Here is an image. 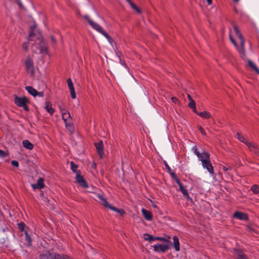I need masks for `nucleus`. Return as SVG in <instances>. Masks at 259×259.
<instances>
[{
    "label": "nucleus",
    "instance_id": "obj_2",
    "mask_svg": "<svg viewBox=\"0 0 259 259\" xmlns=\"http://www.w3.org/2000/svg\"><path fill=\"white\" fill-rule=\"evenodd\" d=\"M83 18L88 21L89 24L91 26V27L95 30H97L102 35H103L108 40V42L112 44L113 42V39L106 32V31L103 28V27L100 26L99 24L94 22L92 20H91L89 16L88 15H85L83 16Z\"/></svg>",
    "mask_w": 259,
    "mask_h": 259
},
{
    "label": "nucleus",
    "instance_id": "obj_25",
    "mask_svg": "<svg viewBox=\"0 0 259 259\" xmlns=\"http://www.w3.org/2000/svg\"><path fill=\"white\" fill-rule=\"evenodd\" d=\"M198 116L204 119H209L211 117L210 113L206 111L199 112Z\"/></svg>",
    "mask_w": 259,
    "mask_h": 259
},
{
    "label": "nucleus",
    "instance_id": "obj_4",
    "mask_svg": "<svg viewBox=\"0 0 259 259\" xmlns=\"http://www.w3.org/2000/svg\"><path fill=\"white\" fill-rule=\"evenodd\" d=\"M30 102L26 97H19L17 95L14 97V103L18 107H22L26 111H28L29 109L28 106L27 105Z\"/></svg>",
    "mask_w": 259,
    "mask_h": 259
},
{
    "label": "nucleus",
    "instance_id": "obj_28",
    "mask_svg": "<svg viewBox=\"0 0 259 259\" xmlns=\"http://www.w3.org/2000/svg\"><path fill=\"white\" fill-rule=\"evenodd\" d=\"M163 162L167 170V172L169 174V175H170L172 179H173L174 178V177L172 176L173 175H176V174H175V172L172 171L171 168L169 167V166L168 165V164H167V163L166 162V161L165 160H164L163 161Z\"/></svg>",
    "mask_w": 259,
    "mask_h": 259
},
{
    "label": "nucleus",
    "instance_id": "obj_14",
    "mask_svg": "<svg viewBox=\"0 0 259 259\" xmlns=\"http://www.w3.org/2000/svg\"><path fill=\"white\" fill-rule=\"evenodd\" d=\"M67 82L68 84V87L70 91L71 97L72 99H74L76 98V93L75 91V89L74 88L73 83L71 79V78H69L67 79Z\"/></svg>",
    "mask_w": 259,
    "mask_h": 259
},
{
    "label": "nucleus",
    "instance_id": "obj_9",
    "mask_svg": "<svg viewBox=\"0 0 259 259\" xmlns=\"http://www.w3.org/2000/svg\"><path fill=\"white\" fill-rule=\"evenodd\" d=\"M94 146L99 157L100 158H102L104 155L103 142L102 140H100L98 142L94 143Z\"/></svg>",
    "mask_w": 259,
    "mask_h": 259
},
{
    "label": "nucleus",
    "instance_id": "obj_6",
    "mask_svg": "<svg viewBox=\"0 0 259 259\" xmlns=\"http://www.w3.org/2000/svg\"><path fill=\"white\" fill-rule=\"evenodd\" d=\"M65 254L51 253L50 251L40 255V259H64Z\"/></svg>",
    "mask_w": 259,
    "mask_h": 259
},
{
    "label": "nucleus",
    "instance_id": "obj_1",
    "mask_svg": "<svg viewBox=\"0 0 259 259\" xmlns=\"http://www.w3.org/2000/svg\"><path fill=\"white\" fill-rule=\"evenodd\" d=\"M192 151L197 156L199 160L201 161L202 165L204 168H206L208 172L212 176L214 175L213 167L210 160V154L205 150L201 152L198 151L195 145L192 148Z\"/></svg>",
    "mask_w": 259,
    "mask_h": 259
},
{
    "label": "nucleus",
    "instance_id": "obj_35",
    "mask_svg": "<svg viewBox=\"0 0 259 259\" xmlns=\"http://www.w3.org/2000/svg\"><path fill=\"white\" fill-rule=\"evenodd\" d=\"M8 155V153L5 152V151H3L1 149H0V157L1 158H5Z\"/></svg>",
    "mask_w": 259,
    "mask_h": 259
},
{
    "label": "nucleus",
    "instance_id": "obj_42",
    "mask_svg": "<svg viewBox=\"0 0 259 259\" xmlns=\"http://www.w3.org/2000/svg\"><path fill=\"white\" fill-rule=\"evenodd\" d=\"M171 100L173 103H177V102L179 101V100L177 98L172 97L171 98Z\"/></svg>",
    "mask_w": 259,
    "mask_h": 259
},
{
    "label": "nucleus",
    "instance_id": "obj_10",
    "mask_svg": "<svg viewBox=\"0 0 259 259\" xmlns=\"http://www.w3.org/2000/svg\"><path fill=\"white\" fill-rule=\"evenodd\" d=\"M144 239L145 240L149 241L150 242H152V241L156 240L162 241L163 242H166L167 243L170 242V241L166 238H163L162 237H154L152 235L146 233L144 234Z\"/></svg>",
    "mask_w": 259,
    "mask_h": 259
},
{
    "label": "nucleus",
    "instance_id": "obj_49",
    "mask_svg": "<svg viewBox=\"0 0 259 259\" xmlns=\"http://www.w3.org/2000/svg\"><path fill=\"white\" fill-rule=\"evenodd\" d=\"M16 1H17V4H18V5L19 6V7H22V4L21 2V1L20 0H16Z\"/></svg>",
    "mask_w": 259,
    "mask_h": 259
},
{
    "label": "nucleus",
    "instance_id": "obj_54",
    "mask_svg": "<svg viewBox=\"0 0 259 259\" xmlns=\"http://www.w3.org/2000/svg\"><path fill=\"white\" fill-rule=\"evenodd\" d=\"M239 0H233L234 2H238Z\"/></svg>",
    "mask_w": 259,
    "mask_h": 259
},
{
    "label": "nucleus",
    "instance_id": "obj_15",
    "mask_svg": "<svg viewBox=\"0 0 259 259\" xmlns=\"http://www.w3.org/2000/svg\"><path fill=\"white\" fill-rule=\"evenodd\" d=\"M45 186L44 184V180L42 178H39L36 184H33L31 185V187L33 189H41Z\"/></svg>",
    "mask_w": 259,
    "mask_h": 259
},
{
    "label": "nucleus",
    "instance_id": "obj_41",
    "mask_svg": "<svg viewBox=\"0 0 259 259\" xmlns=\"http://www.w3.org/2000/svg\"><path fill=\"white\" fill-rule=\"evenodd\" d=\"M40 53H47L48 50L46 48H41L40 51Z\"/></svg>",
    "mask_w": 259,
    "mask_h": 259
},
{
    "label": "nucleus",
    "instance_id": "obj_52",
    "mask_svg": "<svg viewBox=\"0 0 259 259\" xmlns=\"http://www.w3.org/2000/svg\"><path fill=\"white\" fill-rule=\"evenodd\" d=\"M208 5H211L212 4V0H206Z\"/></svg>",
    "mask_w": 259,
    "mask_h": 259
},
{
    "label": "nucleus",
    "instance_id": "obj_13",
    "mask_svg": "<svg viewBox=\"0 0 259 259\" xmlns=\"http://www.w3.org/2000/svg\"><path fill=\"white\" fill-rule=\"evenodd\" d=\"M76 180L81 187L84 188H88L89 187L87 182L80 174L76 175Z\"/></svg>",
    "mask_w": 259,
    "mask_h": 259
},
{
    "label": "nucleus",
    "instance_id": "obj_55",
    "mask_svg": "<svg viewBox=\"0 0 259 259\" xmlns=\"http://www.w3.org/2000/svg\"><path fill=\"white\" fill-rule=\"evenodd\" d=\"M96 166V163H94V165H93V166Z\"/></svg>",
    "mask_w": 259,
    "mask_h": 259
},
{
    "label": "nucleus",
    "instance_id": "obj_36",
    "mask_svg": "<svg viewBox=\"0 0 259 259\" xmlns=\"http://www.w3.org/2000/svg\"><path fill=\"white\" fill-rule=\"evenodd\" d=\"M222 169L224 171H227L229 170H232V167L230 166H227V165H223L222 166Z\"/></svg>",
    "mask_w": 259,
    "mask_h": 259
},
{
    "label": "nucleus",
    "instance_id": "obj_32",
    "mask_svg": "<svg viewBox=\"0 0 259 259\" xmlns=\"http://www.w3.org/2000/svg\"><path fill=\"white\" fill-rule=\"evenodd\" d=\"M250 190L252 191L254 194H258L259 193V185L256 184L253 185L250 188Z\"/></svg>",
    "mask_w": 259,
    "mask_h": 259
},
{
    "label": "nucleus",
    "instance_id": "obj_33",
    "mask_svg": "<svg viewBox=\"0 0 259 259\" xmlns=\"http://www.w3.org/2000/svg\"><path fill=\"white\" fill-rule=\"evenodd\" d=\"M181 192L183 194L184 197L187 200H192V198L189 196V193L187 191V190L185 188L183 190H181Z\"/></svg>",
    "mask_w": 259,
    "mask_h": 259
},
{
    "label": "nucleus",
    "instance_id": "obj_23",
    "mask_svg": "<svg viewBox=\"0 0 259 259\" xmlns=\"http://www.w3.org/2000/svg\"><path fill=\"white\" fill-rule=\"evenodd\" d=\"M25 90L28 92L29 94H30L32 96H36L37 91L35 89H34L32 87L26 86L25 87Z\"/></svg>",
    "mask_w": 259,
    "mask_h": 259
},
{
    "label": "nucleus",
    "instance_id": "obj_39",
    "mask_svg": "<svg viewBox=\"0 0 259 259\" xmlns=\"http://www.w3.org/2000/svg\"><path fill=\"white\" fill-rule=\"evenodd\" d=\"M28 42H25L23 44V48L25 51H27L28 50Z\"/></svg>",
    "mask_w": 259,
    "mask_h": 259
},
{
    "label": "nucleus",
    "instance_id": "obj_48",
    "mask_svg": "<svg viewBox=\"0 0 259 259\" xmlns=\"http://www.w3.org/2000/svg\"><path fill=\"white\" fill-rule=\"evenodd\" d=\"M193 110V111L197 115H198V114H199V112H198L196 109V106L194 108H191Z\"/></svg>",
    "mask_w": 259,
    "mask_h": 259
},
{
    "label": "nucleus",
    "instance_id": "obj_22",
    "mask_svg": "<svg viewBox=\"0 0 259 259\" xmlns=\"http://www.w3.org/2000/svg\"><path fill=\"white\" fill-rule=\"evenodd\" d=\"M237 138L238 140H239L240 142L243 143L245 144L246 146H248V145L250 144V142H249L246 138L242 136L241 134H240L239 132L237 133Z\"/></svg>",
    "mask_w": 259,
    "mask_h": 259
},
{
    "label": "nucleus",
    "instance_id": "obj_47",
    "mask_svg": "<svg viewBox=\"0 0 259 259\" xmlns=\"http://www.w3.org/2000/svg\"><path fill=\"white\" fill-rule=\"evenodd\" d=\"M51 38L52 41L54 44H55V43L56 42V39L55 37L54 36L52 35V36H51Z\"/></svg>",
    "mask_w": 259,
    "mask_h": 259
},
{
    "label": "nucleus",
    "instance_id": "obj_34",
    "mask_svg": "<svg viewBox=\"0 0 259 259\" xmlns=\"http://www.w3.org/2000/svg\"><path fill=\"white\" fill-rule=\"evenodd\" d=\"M196 106V103L194 100H191L188 104V107L190 108H194Z\"/></svg>",
    "mask_w": 259,
    "mask_h": 259
},
{
    "label": "nucleus",
    "instance_id": "obj_53",
    "mask_svg": "<svg viewBox=\"0 0 259 259\" xmlns=\"http://www.w3.org/2000/svg\"><path fill=\"white\" fill-rule=\"evenodd\" d=\"M188 98L189 99V101H191V100H193L190 95H188Z\"/></svg>",
    "mask_w": 259,
    "mask_h": 259
},
{
    "label": "nucleus",
    "instance_id": "obj_16",
    "mask_svg": "<svg viewBox=\"0 0 259 259\" xmlns=\"http://www.w3.org/2000/svg\"><path fill=\"white\" fill-rule=\"evenodd\" d=\"M250 151L259 156V146L255 143H250L247 146Z\"/></svg>",
    "mask_w": 259,
    "mask_h": 259
},
{
    "label": "nucleus",
    "instance_id": "obj_19",
    "mask_svg": "<svg viewBox=\"0 0 259 259\" xmlns=\"http://www.w3.org/2000/svg\"><path fill=\"white\" fill-rule=\"evenodd\" d=\"M234 251L236 254L237 255L238 259H243L247 256L244 254L242 251V250L240 249H234Z\"/></svg>",
    "mask_w": 259,
    "mask_h": 259
},
{
    "label": "nucleus",
    "instance_id": "obj_12",
    "mask_svg": "<svg viewBox=\"0 0 259 259\" xmlns=\"http://www.w3.org/2000/svg\"><path fill=\"white\" fill-rule=\"evenodd\" d=\"M233 218L242 221H248L249 220V217L247 213L239 211L235 212Z\"/></svg>",
    "mask_w": 259,
    "mask_h": 259
},
{
    "label": "nucleus",
    "instance_id": "obj_56",
    "mask_svg": "<svg viewBox=\"0 0 259 259\" xmlns=\"http://www.w3.org/2000/svg\"><path fill=\"white\" fill-rule=\"evenodd\" d=\"M96 166V163H94V165H93V166Z\"/></svg>",
    "mask_w": 259,
    "mask_h": 259
},
{
    "label": "nucleus",
    "instance_id": "obj_38",
    "mask_svg": "<svg viewBox=\"0 0 259 259\" xmlns=\"http://www.w3.org/2000/svg\"><path fill=\"white\" fill-rule=\"evenodd\" d=\"M11 164L13 166L17 167L19 166V162L17 160H12Z\"/></svg>",
    "mask_w": 259,
    "mask_h": 259
},
{
    "label": "nucleus",
    "instance_id": "obj_20",
    "mask_svg": "<svg viewBox=\"0 0 259 259\" xmlns=\"http://www.w3.org/2000/svg\"><path fill=\"white\" fill-rule=\"evenodd\" d=\"M174 246L177 251H179L180 250V242L178 237L177 236L173 237Z\"/></svg>",
    "mask_w": 259,
    "mask_h": 259
},
{
    "label": "nucleus",
    "instance_id": "obj_46",
    "mask_svg": "<svg viewBox=\"0 0 259 259\" xmlns=\"http://www.w3.org/2000/svg\"><path fill=\"white\" fill-rule=\"evenodd\" d=\"M64 259H74V258L72 257L71 256L65 254Z\"/></svg>",
    "mask_w": 259,
    "mask_h": 259
},
{
    "label": "nucleus",
    "instance_id": "obj_44",
    "mask_svg": "<svg viewBox=\"0 0 259 259\" xmlns=\"http://www.w3.org/2000/svg\"><path fill=\"white\" fill-rule=\"evenodd\" d=\"M60 111H61V112L62 113V115L63 114V113H66V112H68V111L66 109H64V108H61L60 107Z\"/></svg>",
    "mask_w": 259,
    "mask_h": 259
},
{
    "label": "nucleus",
    "instance_id": "obj_3",
    "mask_svg": "<svg viewBox=\"0 0 259 259\" xmlns=\"http://www.w3.org/2000/svg\"><path fill=\"white\" fill-rule=\"evenodd\" d=\"M233 27L234 30L235 32L236 35L238 36L240 41V49H238V51L241 55V57L245 56V39L242 35L241 32L239 30L237 25L235 24H233Z\"/></svg>",
    "mask_w": 259,
    "mask_h": 259
},
{
    "label": "nucleus",
    "instance_id": "obj_5",
    "mask_svg": "<svg viewBox=\"0 0 259 259\" xmlns=\"http://www.w3.org/2000/svg\"><path fill=\"white\" fill-rule=\"evenodd\" d=\"M98 197L101 201V204L105 207L108 208L118 213L120 215H123L125 213V211L123 209H119L112 206L109 204L107 199L104 198L102 196L99 195Z\"/></svg>",
    "mask_w": 259,
    "mask_h": 259
},
{
    "label": "nucleus",
    "instance_id": "obj_43",
    "mask_svg": "<svg viewBox=\"0 0 259 259\" xmlns=\"http://www.w3.org/2000/svg\"><path fill=\"white\" fill-rule=\"evenodd\" d=\"M36 96H38L40 97H42L44 96V93L43 92H37L36 93Z\"/></svg>",
    "mask_w": 259,
    "mask_h": 259
},
{
    "label": "nucleus",
    "instance_id": "obj_26",
    "mask_svg": "<svg viewBox=\"0 0 259 259\" xmlns=\"http://www.w3.org/2000/svg\"><path fill=\"white\" fill-rule=\"evenodd\" d=\"M24 234L25 235V240L27 244V245L28 246H31L32 245V239L30 236L28 234V231L25 230Z\"/></svg>",
    "mask_w": 259,
    "mask_h": 259
},
{
    "label": "nucleus",
    "instance_id": "obj_37",
    "mask_svg": "<svg viewBox=\"0 0 259 259\" xmlns=\"http://www.w3.org/2000/svg\"><path fill=\"white\" fill-rule=\"evenodd\" d=\"M198 130L199 131V132L201 133V134L202 135L205 136L206 135V132H205V131L204 130V129L201 125L198 126Z\"/></svg>",
    "mask_w": 259,
    "mask_h": 259
},
{
    "label": "nucleus",
    "instance_id": "obj_21",
    "mask_svg": "<svg viewBox=\"0 0 259 259\" xmlns=\"http://www.w3.org/2000/svg\"><path fill=\"white\" fill-rule=\"evenodd\" d=\"M24 148L28 150H32L33 148V145L28 140H25L22 142Z\"/></svg>",
    "mask_w": 259,
    "mask_h": 259
},
{
    "label": "nucleus",
    "instance_id": "obj_24",
    "mask_svg": "<svg viewBox=\"0 0 259 259\" xmlns=\"http://www.w3.org/2000/svg\"><path fill=\"white\" fill-rule=\"evenodd\" d=\"M128 4L130 5L131 8L135 10L139 14L142 13V11L131 0H125Z\"/></svg>",
    "mask_w": 259,
    "mask_h": 259
},
{
    "label": "nucleus",
    "instance_id": "obj_27",
    "mask_svg": "<svg viewBox=\"0 0 259 259\" xmlns=\"http://www.w3.org/2000/svg\"><path fill=\"white\" fill-rule=\"evenodd\" d=\"M70 166L71 169L73 172L76 173V175L80 174V170L77 169L78 168V165L76 164L74 162H70Z\"/></svg>",
    "mask_w": 259,
    "mask_h": 259
},
{
    "label": "nucleus",
    "instance_id": "obj_29",
    "mask_svg": "<svg viewBox=\"0 0 259 259\" xmlns=\"http://www.w3.org/2000/svg\"><path fill=\"white\" fill-rule=\"evenodd\" d=\"M18 228L21 231H24L25 232V230H28V228L26 226L24 222H20L18 224Z\"/></svg>",
    "mask_w": 259,
    "mask_h": 259
},
{
    "label": "nucleus",
    "instance_id": "obj_11",
    "mask_svg": "<svg viewBox=\"0 0 259 259\" xmlns=\"http://www.w3.org/2000/svg\"><path fill=\"white\" fill-rule=\"evenodd\" d=\"M153 247L154 248V251L158 252H165L169 248V246L168 244H157L153 245Z\"/></svg>",
    "mask_w": 259,
    "mask_h": 259
},
{
    "label": "nucleus",
    "instance_id": "obj_7",
    "mask_svg": "<svg viewBox=\"0 0 259 259\" xmlns=\"http://www.w3.org/2000/svg\"><path fill=\"white\" fill-rule=\"evenodd\" d=\"M62 116V119L65 123L66 127L69 130L73 128L72 119L69 112L63 113Z\"/></svg>",
    "mask_w": 259,
    "mask_h": 259
},
{
    "label": "nucleus",
    "instance_id": "obj_8",
    "mask_svg": "<svg viewBox=\"0 0 259 259\" xmlns=\"http://www.w3.org/2000/svg\"><path fill=\"white\" fill-rule=\"evenodd\" d=\"M25 66L26 71L28 72H29L31 76H33L35 74L34 63L30 57H28L25 60Z\"/></svg>",
    "mask_w": 259,
    "mask_h": 259
},
{
    "label": "nucleus",
    "instance_id": "obj_31",
    "mask_svg": "<svg viewBox=\"0 0 259 259\" xmlns=\"http://www.w3.org/2000/svg\"><path fill=\"white\" fill-rule=\"evenodd\" d=\"M248 65L249 66L253 69L258 74H259V69L257 68L256 65L251 61H248Z\"/></svg>",
    "mask_w": 259,
    "mask_h": 259
},
{
    "label": "nucleus",
    "instance_id": "obj_17",
    "mask_svg": "<svg viewBox=\"0 0 259 259\" xmlns=\"http://www.w3.org/2000/svg\"><path fill=\"white\" fill-rule=\"evenodd\" d=\"M142 214L143 215V216L144 217L145 219L147 220V221H151L152 219V213L145 209V208H142Z\"/></svg>",
    "mask_w": 259,
    "mask_h": 259
},
{
    "label": "nucleus",
    "instance_id": "obj_18",
    "mask_svg": "<svg viewBox=\"0 0 259 259\" xmlns=\"http://www.w3.org/2000/svg\"><path fill=\"white\" fill-rule=\"evenodd\" d=\"M45 104V109L51 115H52L55 112V109L52 107V103L50 101H46Z\"/></svg>",
    "mask_w": 259,
    "mask_h": 259
},
{
    "label": "nucleus",
    "instance_id": "obj_30",
    "mask_svg": "<svg viewBox=\"0 0 259 259\" xmlns=\"http://www.w3.org/2000/svg\"><path fill=\"white\" fill-rule=\"evenodd\" d=\"M172 176L174 177V178L172 179H174L175 181V182L178 184L180 187V191H181V190H183L184 189H185V188L183 186L182 183L181 182L179 178L177 177V175H173Z\"/></svg>",
    "mask_w": 259,
    "mask_h": 259
},
{
    "label": "nucleus",
    "instance_id": "obj_40",
    "mask_svg": "<svg viewBox=\"0 0 259 259\" xmlns=\"http://www.w3.org/2000/svg\"><path fill=\"white\" fill-rule=\"evenodd\" d=\"M118 58L119 59V61H120V64L122 65L125 66L126 68H127V66L126 64L125 63V61H122L119 56H118Z\"/></svg>",
    "mask_w": 259,
    "mask_h": 259
},
{
    "label": "nucleus",
    "instance_id": "obj_51",
    "mask_svg": "<svg viewBox=\"0 0 259 259\" xmlns=\"http://www.w3.org/2000/svg\"><path fill=\"white\" fill-rule=\"evenodd\" d=\"M34 32L32 31H30L29 32V36L30 37L32 36L33 35H34Z\"/></svg>",
    "mask_w": 259,
    "mask_h": 259
},
{
    "label": "nucleus",
    "instance_id": "obj_45",
    "mask_svg": "<svg viewBox=\"0 0 259 259\" xmlns=\"http://www.w3.org/2000/svg\"><path fill=\"white\" fill-rule=\"evenodd\" d=\"M229 38H230V41H231V42L232 44L235 43L236 42V41L233 38V36H232V35L231 34H230Z\"/></svg>",
    "mask_w": 259,
    "mask_h": 259
},
{
    "label": "nucleus",
    "instance_id": "obj_50",
    "mask_svg": "<svg viewBox=\"0 0 259 259\" xmlns=\"http://www.w3.org/2000/svg\"><path fill=\"white\" fill-rule=\"evenodd\" d=\"M233 44L234 45V46H235V47L237 49H239V47H238V45H237V42H235V43H233Z\"/></svg>",
    "mask_w": 259,
    "mask_h": 259
}]
</instances>
